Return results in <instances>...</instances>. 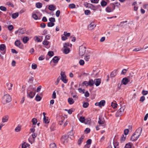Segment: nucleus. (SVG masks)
Here are the masks:
<instances>
[{
  "label": "nucleus",
  "mask_w": 148,
  "mask_h": 148,
  "mask_svg": "<svg viewBox=\"0 0 148 148\" xmlns=\"http://www.w3.org/2000/svg\"><path fill=\"white\" fill-rule=\"evenodd\" d=\"M49 20L51 22L54 23L56 21L55 19L54 18L51 17L49 19Z\"/></svg>",
  "instance_id": "nucleus-45"
},
{
  "label": "nucleus",
  "mask_w": 148,
  "mask_h": 148,
  "mask_svg": "<svg viewBox=\"0 0 148 148\" xmlns=\"http://www.w3.org/2000/svg\"><path fill=\"white\" fill-rule=\"evenodd\" d=\"M27 96L28 97L30 98H33L35 95V93L33 92H27Z\"/></svg>",
  "instance_id": "nucleus-7"
},
{
  "label": "nucleus",
  "mask_w": 148,
  "mask_h": 148,
  "mask_svg": "<svg viewBox=\"0 0 148 148\" xmlns=\"http://www.w3.org/2000/svg\"><path fill=\"white\" fill-rule=\"evenodd\" d=\"M49 42L47 41L44 40L43 41L42 44L44 45H47L49 44Z\"/></svg>",
  "instance_id": "nucleus-49"
},
{
  "label": "nucleus",
  "mask_w": 148,
  "mask_h": 148,
  "mask_svg": "<svg viewBox=\"0 0 148 148\" xmlns=\"http://www.w3.org/2000/svg\"><path fill=\"white\" fill-rule=\"evenodd\" d=\"M3 51L1 53L2 54H4L5 53L6 51V46L4 44H2L0 45V51Z\"/></svg>",
  "instance_id": "nucleus-6"
},
{
  "label": "nucleus",
  "mask_w": 148,
  "mask_h": 148,
  "mask_svg": "<svg viewBox=\"0 0 148 148\" xmlns=\"http://www.w3.org/2000/svg\"><path fill=\"white\" fill-rule=\"evenodd\" d=\"M116 70H114L110 74V77H115L116 75Z\"/></svg>",
  "instance_id": "nucleus-20"
},
{
  "label": "nucleus",
  "mask_w": 148,
  "mask_h": 148,
  "mask_svg": "<svg viewBox=\"0 0 148 148\" xmlns=\"http://www.w3.org/2000/svg\"><path fill=\"white\" fill-rule=\"evenodd\" d=\"M32 17L35 20H37L38 19V16L36 14H32Z\"/></svg>",
  "instance_id": "nucleus-40"
},
{
  "label": "nucleus",
  "mask_w": 148,
  "mask_h": 148,
  "mask_svg": "<svg viewBox=\"0 0 148 148\" xmlns=\"http://www.w3.org/2000/svg\"><path fill=\"white\" fill-rule=\"evenodd\" d=\"M101 5L102 7H104L107 5V3L105 1H102L101 2Z\"/></svg>",
  "instance_id": "nucleus-36"
},
{
  "label": "nucleus",
  "mask_w": 148,
  "mask_h": 148,
  "mask_svg": "<svg viewBox=\"0 0 148 148\" xmlns=\"http://www.w3.org/2000/svg\"><path fill=\"white\" fill-rule=\"evenodd\" d=\"M99 0H90V1L92 3H97Z\"/></svg>",
  "instance_id": "nucleus-57"
},
{
  "label": "nucleus",
  "mask_w": 148,
  "mask_h": 148,
  "mask_svg": "<svg viewBox=\"0 0 148 148\" xmlns=\"http://www.w3.org/2000/svg\"><path fill=\"white\" fill-rule=\"evenodd\" d=\"M21 129V126H18L15 129V131L16 132H18L20 131Z\"/></svg>",
  "instance_id": "nucleus-31"
},
{
  "label": "nucleus",
  "mask_w": 148,
  "mask_h": 148,
  "mask_svg": "<svg viewBox=\"0 0 148 148\" xmlns=\"http://www.w3.org/2000/svg\"><path fill=\"white\" fill-rule=\"evenodd\" d=\"M43 121L46 123H48L49 122L48 118L46 117H45V119H44V118H43Z\"/></svg>",
  "instance_id": "nucleus-34"
},
{
  "label": "nucleus",
  "mask_w": 148,
  "mask_h": 148,
  "mask_svg": "<svg viewBox=\"0 0 148 148\" xmlns=\"http://www.w3.org/2000/svg\"><path fill=\"white\" fill-rule=\"evenodd\" d=\"M94 83L96 86H98L101 83V79H96L94 80Z\"/></svg>",
  "instance_id": "nucleus-10"
},
{
  "label": "nucleus",
  "mask_w": 148,
  "mask_h": 148,
  "mask_svg": "<svg viewBox=\"0 0 148 148\" xmlns=\"http://www.w3.org/2000/svg\"><path fill=\"white\" fill-rule=\"evenodd\" d=\"M34 127H35V126H32V128H31L30 130L31 131V132L33 133H34L35 131V129L34 128Z\"/></svg>",
  "instance_id": "nucleus-53"
},
{
  "label": "nucleus",
  "mask_w": 148,
  "mask_h": 148,
  "mask_svg": "<svg viewBox=\"0 0 148 148\" xmlns=\"http://www.w3.org/2000/svg\"><path fill=\"white\" fill-rule=\"evenodd\" d=\"M132 146L131 143H129L126 144L125 147V148H131Z\"/></svg>",
  "instance_id": "nucleus-33"
},
{
  "label": "nucleus",
  "mask_w": 148,
  "mask_h": 148,
  "mask_svg": "<svg viewBox=\"0 0 148 148\" xmlns=\"http://www.w3.org/2000/svg\"><path fill=\"white\" fill-rule=\"evenodd\" d=\"M84 5L86 7L91 8V7H92L94 8H95V6L87 2H85L84 3Z\"/></svg>",
  "instance_id": "nucleus-11"
},
{
  "label": "nucleus",
  "mask_w": 148,
  "mask_h": 148,
  "mask_svg": "<svg viewBox=\"0 0 148 148\" xmlns=\"http://www.w3.org/2000/svg\"><path fill=\"white\" fill-rule=\"evenodd\" d=\"M105 103L106 101L104 100H102L99 102L96 103L95 104V105L96 106H98L99 107L101 108L105 105Z\"/></svg>",
  "instance_id": "nucleus-5"
},
{
  "label": "nucleus",
  "mask_w": 148,
  "mask_h": 148,
  "mask_svg": "<svg viewBox=\"0 0 148 148\" xmlns=\"http://www.w3.org/2000/svg\"><path fill=\"white\" fill-rule=\"evenodd\" d=\"M11 101V98L9 95L6 94L3 96V101L4 104L9 102Z\"/></svg>",
  "instance_id": "nucleus-2"
},
{
  "label": "nucleus",
  "mask_w": 148,
  "mask_h": 148,
  "mask_svg": "<svg viewBox=\"0 0 148 148\" xmlns=\"http://www.w3.org/2000/svg\"><path fill=\"white\" fill-rule=\"evenodd\" d=\"M84 12L85 14L86 15H88L90 14V11L88 10H86Z\"/></svg>",
  "instance_id": "nucleus-61"
},
{
  "label": "nucleus",
  "mask_w": 148,
  "mask_h": 148,
  "mask_svg": "<svg viewBox=\"0 0 148 148\" xmlns=\"http://www.w3.org/2000/svg\"><path fill=\"white\" fill-rule=\"evenodd\" d=\"M48 8L50 10L54 11L55 10V7L54 5H49Z\"/></svg>",
  "instance_id": "nucleus-22"
},
{
  "label": "nucleus",
  "mask_w": 148,
  "mask_h": 148,
  "mask_svg": "<svg viewBox=\"0 0 148 148\" xmlns=\"http://www.w3.org/2000/svg\"><path fill=\"white\" fill-rule=\"evenodd\" d=\"M142 131L141 128H138L131 137L130 140L132 141L137 140L140 135Z\"/></svg>",
  "instance_id": "nucleus-1"
},
{
  "label": "nucleus",
  "mask_w": 148,
  "mask_h": 148,
  "mask_svg": "<svg viewBox=\"0 0 148 148\" xmlns=\"http://www.w3.org/2000/svg\"><path fill=\"white\" fill-rule=\"evenodd\" d=\"M128 81V79L127 78L125 77L122 80V82L123 84L125 85L127 84Z\"/></svg>",
  "instance_id": "nucleus-13"
},
{
  "label": "nucleus",
  "mask_w": 148,
  "mask_h": 148,
  "mask_svg": "<svg viewBox=\"0 0 148 148\" xmlns=\"http://www.w3.org/2000/svg\"><path fill=\"white\" fill-rule=\"evenodd\" d=\"M84 138V136L82 135L81 137L78 140V144L79 145H80L81 144V143L83 141V140Z\"/></svg>",
  "instance_id": "nucleus-14"
},
{
  "label": "nucleus",
  "mask_w": 148,
  "mask_h": 148,
  "mask_svg": "<svg viewBox=\"0 0 148 148\" xmlns=\"http://www.w3.org/2000/svg\"><path fill=\"white\" fill-rule=\"evenodd\" d=\"M37 64H35L34 63H33L32 64V69H35L37 68Z\"/></svg>",
  "instance_id": "nucleus-47"
},
{
  "label": "nucleus",
  "mask_w": 148,
  "mask_h": 148,
  "mask_svg": "<svg viewBox=\"0 0 148 148\" xmlns=\"http://www.w3.org/2000/svg\"><path fill=\"white\" fill-rule=\"evenodd\" d=\"M36 7L38 8H40L42 7V4L40 3H37L36 4Z\"/></svg>",
  "instance_id": "nucleus-27"
},
{
  "label": "nucleus",
  "mask_w": 148,
  "mask_h": 148,
  "mask_svg": "<svg viewBox=\"0 0 148 148\" xmlns=\"http://www.w3.org/2000/svg\"><path fill=\"white\" fill-rule=\"evenodd\" d=\"M41 99L40 97L38 95H36L35 98L36 100L37 101H40L41 100Z\"/></svg>",
  "instance_id": "nucleus-42"
},
{
  "label": "nucleus",
  "mask_w": 148,
  "mask_h": 148,
  "mask_svg": "<svg viewBox=\"0 0 148 148\" xmlns=\"http://www.w3.org/2000/svg\"><path fill=\"white\" fill-rule=\"evenodd\" d=\"M86 51V48L83 46H81L79 47V54L80 56H82L84 55Z\"/></svg>",
  "instance_id": "nucleus-3"
},
{
  "label": "nucleus",
  "mask_w": 148,
  "mask_h": 148,
  "mask_svg": "<svg viewBox=\"0 0 148 148\" xmlns=\"http://www.w3.org/2000/svg\"><path fill=\"white\" fill-rule=\"evenodd\" d=\"M90 131V129L89 128H86L84 131V132L86 134L89 133Z\"/></svg>",
  "instance_id": "nucleus-60"
},
{
  "label": "nucleus",
  "mask_w": 148,
  "mask_h": 148,
  "mask_svg": "<svg viewBox=\"0 0 148 148\" xmlns=\"http://www.w3.org/2000/svg\"><path fill=\"white\" fill-rule=\"evenodd\" d=\"M126 137V135L124 136V135H123L121 137V141H122V142L124 141L125 140Z\"/></svg>",
  "instance_id": "nucleus-48"
},
{
  "label": "nucleus",
  "mask_w": 148,
  "mask_h": 148,
  "mask_svg": "<svg viewBox=\"0 0 148 148\" xmlns=\"http://www.w3.org/2000/svg\"><path fill=\"white\" fill-rule=\"evenodd\" d=\"M118 143L116 142H113V145L114 148H118Z\"/></svg>",
  "instance_id": "nucleus-55"
},
{
  "label": "nucleus",
  "mask_w": 148,
  "mask_h": 148,
  "mask_svg": "<svg viewBox=\"0 0 148 148\" xmlns=\"http://www.w3.org/2000/svg\"><path fill=\"white\" fill-rule=\"evenodd\" d=\"M20 44L21 42L19 40H17L15 42V45L17 47H19L20 45Z\"/></svg>",
  "instance_id": "nucleus-29"
},
{
  "label": "nucleus",
  "mask_w": 148,
  "mask_h": 148,
  "mask_svg": "<svg viewBox=\"0 0 148 148\" xmlns=\"http://www.w3.org/2000/svg\"><path fill=\"white\" fill-rule=\"evenodd\" d=\"M59 60V59L57 56H55L52 59V61L54 63H57Z\"/></svg>",
  "instance_id": "nucleus-16"
},
{
  "label": "nucleus",
  "mask_w": 148,
  "mask_h": 148,
  "mask_svg": "<svg viewBox=\"0 0 148 148\" xmlns=\"http://www.w3.org/2000/svg\"><path fill=\"white\" fill-rule=\"evenodd\" d=\"M90 58V56H85L84 58V60L86 61H88Z\"/></svg>",
  "instance_id": "nucleus-63"
},
{
  "label": "nucleus",
  "mask_w": 148,
  "mask_h": 148,
  "mask_svg": "<svg viewBox=\"0 0 148 148\" xmlns=\"http://www.w3.org/2000/svg\"><path fill=\"white\" fill-rule=\"evenodd\" d=\"M0 9L3 11H5L7 10V9L6 7L3 6H1L0 7Z\"/></svg>",
  "instance_id": "nucleus-43"
},
{
  "label": "nucleus",
  "mask_w": 148,
  "mask_h": 148,
  "mask_svg": "<svg viewBox=\"0 0 148 148\" xmlns=\"http://www.w3.org/2000/svg\"><path fill=\"white\" fill-rule=\"evenodd\" d=\"M54 53L52 51H49L48 53V55L50 57H52L53 56Z\"/></svg>",
  "instance_id": "nucleus-46"
},
{
  "label": "nucleus",
  "mask_w": 148,
  "mask_h": 148,
  "mask_svg": "<svg viewBox=\"0 0 148 148\" xmlns=\"http://www.w3.org/2000/svg\"><path fill=\"white\" fill-rule=\"evenodd\" d=\"M148 92L147 91L143 90L142 91V94L144 95H145L147 94Z\"/></svg>",
  "instance_id": "nucleus-58"
},
{
  "label": "nucleus",
  "mask_w": 148,
  "mask_h": 148,
  "mask_svg": "<svg viewBox=\"0 0 148 148\" xmlns=\"http://www.w3.org/2000/svg\"><path fill=\"white\" fill-rule=\"evenodd\" d=\"M84 61L83 60L81 59L79 60V63L80 65L83 66L84 64Z\"/></svg>",
  "instance_id": "nucleus-39"
},
{
  "label": "nucleus",
  "mask_w": 148,
  "mask_h": 148,
  "mask_svg": "<svg viewBox=\"0 0 148 148\" xmlns=\"http://www.w3.org/2000/svg\"><path fill=\"white\" fill-rule=\"evenodd\" d=\"M52 98L53 99H55L56 98V94L55 91H54L53 92Z\"/></svg>",
  "instance_id": "nucleus-51"
},
{
  "label": "nucleus",
  "mask_w": 148,
  "mask_h": 148,
  "mask_svg": "<svg viewBox=\"0 0 148 148\" xmlns=\"http://www.w3.org/2000/svg\"><path fill=\"white\" fill-rule=\"evenodd\" d=\"M123 112H122V111L120 109L117 112L116 114V117H118L122 115Z\"/></svg>",
  "instance_id": "nucleus-12"
},
{
  "label": "nucleus",
  "mask_w": 148,
  "mask_h": 148,
  "mask_svg": "<svg viewBox=\"0 0 148 148\" xmlns=\"http://www.w3.org/2000/svg\"><path fill=\"white\" fill-rule=\"evenodd\" d=\"M106 11L108 12H112L113 11V10L111 8L107 7L106 9Z\"/></svg>",
  "instance_id": "nucleus-26"
},
{
  "label": "nucleus",
  "mask_w": 148,
  "mask_h": 148,
  "mask_svg": "<svg viewBox=\"0 0 148 148\" xmlns=\"http://www.w3.org/2000/svg\"><path fill=\"white\" fill-rule=\"evenodd\" d=\"M32 138H33V140L34 141L35 138H36V137L37 136V134L35 133H33V134H32Z\"/></svg>",
  "instance_id": "nucleus-59"
},
{
  "label": "nucleus",
  "mask_w": 148,
  "mask_h": 148,
  "mask_svg": "<svg viewBox=\"0 0 148 148\" xmlns=\"http://www.w3.org/2000/svg\"><path fill=\"white\" fill-rule=\"evenodd\" d=\"M91 119L90 118H88L85 119L84 123L86 124H89L90 122Z\"/></svg>",
  "instance_id": "nucleus-25"
},
{
  "label": "nucleus",
  "mask_w": 148,
  "mask_h": 148,
  "mask_svg": "<svg viewBox=\"0 0 148 148\" xmlns=\"http://www.w3.org/2000/svg\"><path fill=\"white\" fill-rule=\"evenodd\" d=\"M50 148H57L56 146L55 143L51 144L49 145Z\"/></svg>",
  "instance_id": "nucleus-28"
},
{
  "label": "nucleus",
  "mask_w": 148,
  "mask_h": 148,
  "mask_svg": "<svg viewBox=\"0 0 148 148\" xmlns=\"http://www.w3.org/2000/svg\"><path fill=\"white\" fill-rule=\"evenodd\" d=\"M70 50L69 48H65L64 50V53L67 54L69 53L70 52Z\"/></svg>",
  "instance_id": "nucleus-35"
},
{
  "label": "nucleus",
  "mask_w": 148,
  "mask_h": 148,
  "mask_svg": "<svg viewBox=\"0 0 148 148\" xmlns=\"http://www.w3.org/2000/svg\"><path fill=\"white\" fill-rule=\"evenodd\" d=\"M9 117L8 116H3L2 119V122L5 123L7 122L8 119Z\"/></svg>",
  "instance_id": "nucleus-15"
},
{
  "label": "nucleus",
  "mask_w": 148,
  "mask_h": 148,
  "mask_svg": "<svg viewBox=\"0 0 148 148\" xmlns=\"http://www.w3.org/2000/svg\"><path fill=\"white\" fill-rule=\"evenodd\" d=\"M79 121L82 123H84L85 121V118L84 117L81 116L79 119Z\"/></svg>",
  "instance_id": "nucleus-41"
},
{
  "label": "nucleus",
  "mask_w": 148,
  "mask_h": 148,
  "mask_svg": "<svg viewBox=\"0 0 148 148\" xmlns=\"http://www.w3.org/2000/svg\"><path fill=\"white\" fill-rule=\"evenodd\" d=\"M69 136L67 135L63 136L61 138V140L64 143L67 142L68 141L67 139Z\"/></svg>",
  "instance_id": "nucleus-8"
},
{
  "label": "nucleus",
  "mask_w": 148,
  "mask_h": 148,
  "mask_svg": "<svg viewBox=\"0 0 148 148\" xmlns=\"http://www.w3.org/2000/svg\"><path fill=\"white\" fill-rule=\"evenodd\" d=\"M88 82L89 86H92L94 84V81L92 79L90 80Z\"/></svg>",
  "instance_id": "nucleus-30"
},
{
  "label": "nucleus",
  "mask_w": 148,
  "mask_h": 148,
  "mask_svg": "<svg viewBox=\"0 0 148 148\" xmlns=\"http://www.w3.org/2000/svg\"><path fill=\"white\" fill-rule=\"evenodd\" d=\"M129 130L128 129H126L124 131V134L125 135H127L129 132Z\"/></svg>",
  "instance_id": "nucleus-64"
},
{
  "label": "nucleus",
  "mask_w": 148,
  "mask_h": 148,
  "mask_svg": "<svg viewBox=\"0 0 148 148\" xmlns=\"http://www.w3.org/2000/svg\"><path fill=\"white\" fill-rule=\"evenodd\" d=\"M89 105V103L87 102H85L83 105V106L84 108H87Z\"/></svg>",
  "instance_id": "nucleus-44"
},
{
  "label": "nucleus",
  "mask_w": 148,
  "mask_h": 148,
  "mask_svg": "<svg viewBox=\"0 0 148 148\" xmlns=\"http://www.w3.org/2000/svg\"><path fill=\"white\" fill-rule=\"evenodd\" d=\"M115 103L112 102L111 103V106L114 109H115L117 108V104L116 103V102L115 101Z\"/></svg>",
  "instance_id": "nucleus-23"
},
{
  "label": "nucleus",
  "mask_w": 148,
  "mask_h": 148,
  "mask_svg": "<svg viewBox=\"0 0 148 148\" xmlns=\"http://www.w3.org/2000/svg\"><path fill=\"white\" fill-rule=\"evenodd\" d=\"M96 27L94 23H91L88 26V29L89 30H92Z\"/></svg>",
  "instance_id": "nucleus-9"
},
{
  "label": "nucleus",
  "mask_w": 148,
  "mask_h": 148,
  "mask_svg": "<svg viewBox=\"0 0 148 148\" xmlns=\"http://www.w3.org/2000/svg\"><path fill=\"white\" fill-rule=\"evenodd\" d=\"M18 16V12H16L12 14V16L13 19H15Z\"/></svg>",
  "instance_id": "nucleus-18"
},
{
  "label": "nucleus",
  "mask_w": 148,
  "mask_h": 148,
  "mask_svg": "<svg viewBox=\"0 0 148 148\" xmlns=\"http://www.w3.org/2000/svg\"><path fill=\"white\" fill-rule=\"evenodd\" d=\"M6 85L8 86V88L9 90H12V87L13 86L12 84L8 83H7Z\"/></svg>",
  "instance_id": "nucleus-19"
},
{
  "label": "nucleus",
  "mask_w": 148,
  "mask_h": 148,
  "mask_svg": "<svg viewBox=\"0 0 148 148\" xmlns=\"http://www.w3.org/2000/svg\"><path fill=\"white\" fill-rule=\"evenodd\" d=\"M54 24H55L53 22H49L47 23V26L49 27H52L53 26Z\"/></svg>",
  "instance_id": "nucleus-38"
},
{
  "label": "nucleus",
  "mask_w": 148,
  "mask_h": 148,
  "mask_svg": "<svg viewBox=\"0 0 148 148\" xmlns=\"http://www.w3.org/2000/svg\"><path fill=\"white\" fill-rule=\"evenodd\" d=\"M68 102L70 104H72L74 102V100L71 98H69L68 99Z\"/></svg>",
  "instance_id": "nucleus-21"
},
{
  "label": "nucleus",
  "mask_w": 148,
  "mask_h": 148,
  "mask_svg": "<svg viewBox=\"0 0 148 148\" xmlns=\"http://www.w3.org/2000/svg\"><path fill=\"white\" fill-rule=\"evenodd\" d=\"M78 91L80 93H85V90L82 89V88H79L78 89Z\"/></svg>",
  "instance_id": "nucleus-56"
},
{
  "label": "nucleus",
  "mask_w": 148,
  "mask_h": 148,
  "mask_svg": "<svg viewBox=\"0 0 148 148\" xmlns=\"http://www.w3.org/2000/svg\"><path fill=\"white\" fill-rule=\"evenodd\" d=\"M29 40V38L26 36L24 37L22 39L24 43H26Z\"/></svg>",
  "instance_id": "nucleus-17"
},
{
  "label": "nucleus",
  "mask_w": 148,
  "mask_h": 148,
  "mask_svg": "<svg viewBox=\"0 0 148 148\" xmlns=\"http://www.w3.org/2000/svg\"><path fill=\"white\" fill-rule=\"evenodd\" d=\"M145 97L143 96H142L140 98V101L142 102L144 101L145 100Z\"/></svg>",
  "instance_id": "nucleus-52"
},
{
  "label": "nucleus",
  "mask_w": 148,
  "mask_h": 148,
  "mask_svg": "<svg viewBox=\"0 0 148 148\" xmlns=\"http://www.w3.org/2000/svg\"><path fill=\"white\" fill-rule=\"evenodd\" d=\"M105 122V120L103 119L101 120L100 118L99 119V121H98V123L99 124H103Z\"/></svg>",
  "instance_id": "nucleus-24"
},
{
  "label": "nucleus",
  "mask_w": 148,
  "mask_h": 148,
  "mask_svg": "<svg viewBox=\"0 0 148 148\" xmlns=\"http://www.w3.org/2000/svg\"><path fill=\"white\" fill-rule=\"evenodd\" d=\"M69 6L70 8H75V5L74 4H69Z\"/></svg>",
  "instance_id": "nucleus-54"
},
{
  "label": "nucleus",
  "mask_w": 148,
  "mask_h": 148,
  "mask_svg": "<svg viewBox=\"0 0 148 148\" xmlns=\"http://www.w3.org/2000/svg\"><path fill=\"white\" fill-rule=\"evenodd\" d=\"M60 11L59 10H57L56 13V15L57 17H58L60 15Z\"/></svg>",
  "instance_id": "nucleus-62"
},
{
  "label": "nucleus",
  "mask_w": 148,
  "mask_h": 148,
  "mask_svg": "<svg viewBox=\"0 0 148 148\" xmlns=\"http://www.w3.org/2000/svg\"><path fill=\"white\" fill-rule=\"evenodd\" d=\"M32 122L33 123V125H36L37 122L36 119L35 118H33L32 120Z\"/></svg>",
  "instance_id": "nucleus-37"
},
{
  "label": "nucleus",
  "mask_w": 148,
  "mask_h": 148,
  "mask_svg": "<svg viewBox=\"0 0 148 148\" xmlns=\"http://www.w3.org/2000/svg\"><path fill=\"white\" fill-rule=\"evenodd\" d=\"M64 35L67 37H69L70 36L71 34L70 33H67L66 32H64Z\"/></svg>",
  "instance_id": "nucleus-50"
},
{
  "label": "nucleus",
  "mask_w": 148,
  "mask_h": 148,
  "mask_svg": "<svg viewBox=\"0 0 148 148\" xmlns=\"http://www.w3.org/2000/svg\"><path fill=\"white\" fill-rule=\"evenodd\" d=\"M61 120L59 121V124L60 125H61L63 123V122L64 120V117H61Z\"/></svg>",
  "instance_id": "nucleus-32"
},
{
  "label": "nucleus",
  "mask_w": 148,
  "mask_h": 148,
  "mask_svg": "<svg viewBox=\"0 0 148 148\" xmlns=\"http://www.w3.org/2000/svg\"><path fill=\"white\" fill-rule=\"evenodd\" d=\"M60 74L61 76L60 79L64 83H66L67 82V80L66 79V76L65 73L64 72H61Z\"/></svg>",
  "instance_id": "nucleus-4"
}]
</instances>
